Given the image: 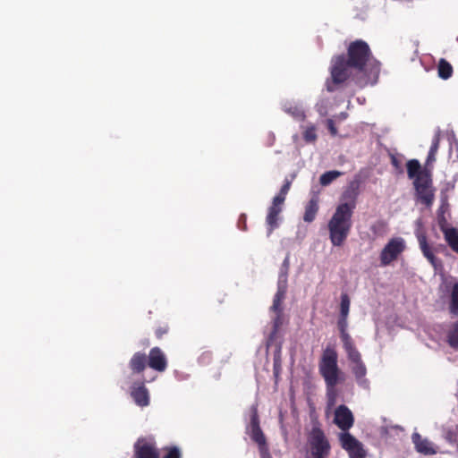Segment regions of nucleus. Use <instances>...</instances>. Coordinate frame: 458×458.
<instances>
[{"label":"nucleus","mask_w":458,"mask_h":458,"mask_svg":"<svg viewBox=\"0 0 458 458\" xmlns=\"http://www.w3.org/2000/svg\"><path fill=\"white\" fill-rule=\"evenodd\" d=\"M290 267L289 257L287 256L283 261L281 272L279 276H282V279L285 280V284H287V274Z\"/></svg>","instance_id":"2f4dec72"},{"label":"nucleus","mask_w":458,"mask_h":458,"mask_svg":"<svg viewBox=\"0 0 458 458\" xmlns=\"http://www.w3.org/2000/svg\"><path fill=\"white\" fill-rule=\"evenodd\" d=\"M453 66L445 59L441 58L437 64L438 76L443 80L449 79L453 74Z\"/></svg>","instance_id":"5701e85b"},{"label":"nucleus","mask_w":458,"mask_h":458,"mask_svg":"<svg viewBox=\"0 0 458 458\" xmlns=\"http://www.w3.org/2000/svg\"><path fill=\"white\" fill-rule=\"evenodd\" d=\"M334 423L344 432H347L353 426V414L346 405L342 404L335 409Z\"/></svg>","instance_id":"f8f14e48"},{"label":"nucleus","mask_w":458,"mask_h":458,"mask_svg":"<svg viewBox=\"0 0 458 458\" xmlns=\"http://www.w3.org/2000/svg\"><path fill=\"white\" fill-rule=\"evenodd\" d=\"M445 242L448 246L456 253H458V230L452 227L448 233H445Z\"/></svg>","instance_id":"a878e982"},{"label":"nucleus","mask_w":458,"mask_h":458,"mask_svg":"<svg viewBox=\"0 0 458 458\" xmlns=\"http://www.w3.org/2000/svg\"><path fill=\"white\" fill-rule=\"evenodd\" d=\"M417 199L427 208L433 205L435 199V190L432 187L430 174H421L413 182Z\"/></svg>","instance_id":"0eeeda50"},{"label":"nucleus","mask_w":458,"mask_h":458,"mask_svg":"<svg viewBox=\"0 0 458 458\" xmlns=\"http://www.w3.org/2000/svg\"><path fill=\"white\" fill-rule=\"evenodd\" d=\"M238 226L240 229L245 231L246 230V216L244 214H242L240 216L239 221H238Z\"/></svg>","instance_id":"58836bf2"},{"label":"nucleus","mask_w":458,"mask_h":458,"mask_svg":"<svg viewBox=\"0 0 458 458\" xmlns=\"http://www.w3.org/2000/svg\"><path fill=\"white\" fill-rule=\"evenodd\" d=\"M304 140L308 142H312L317 139L315 128H307L304 131Z\"/></svg>","instance_id":"473e14b6"},{"label":"nucleus","mask_w":458,"mask_h":458,"mask_svg":"<svg viewBox=\"0 0 458 458\" xmlns=\"http://www.w3.org/2000/svg\"><path fill=\"white\" fill-rule=\"evenodd\" d=\"M350 310V298L347 293L341 295L340 317H348Z\"/></svg>","instance_id":"c85d7f7f"},{"label":"nucleus","mask_w":458,"mask_h":458,"mask_svg":"<svg viewBox=\"0 0 458 458\" xmlns=\"http://www.w3.org/2000/svg\"><path fill=\"white\" fill-rule=\"evenodd\" d=\"M129 369L132 374H141L148 365L147 354L143 352H136L129 360Z\"/></svg>","instance_id":"f3484780"},{"label":"nucleus","mask_w":458,"mask_h":458,"mask_svg":"<svg viewBox=\"0 0 458 458\" xmlns=\"http://www.w3.org/2000/svg\"><path fill=\"white\" fill-rule=\"evenodd\" d=\"M447 343L452 348L458 349V320L453 324L447 334Z\"/></svg>","instance_id":"cd10ccee"},{"label":"nucleus","mask_w":458,"mask_h":458,"mask_svg":"<svg viewBox=\"0 0 458 458\" xmlns=\"http://www.w3.org/2000/svg\"><path fill=\"white\" fill-rule=\"evenodd\" d=\"M308 443L312 458H327L329 456L330 443L318 426L312 428L309 434Z\"/></svg>","instance_id":"39448f33"},{"label":"nucleus","mask_w":458,"mask_h":458,"mask_svg":"<svg viewBox=\"0 0 458 458\" xmlns=\"http://www.w3.org/2000/svg\"><path fill=\"white\" fill-rule=\"evenodd\" d=\"M327 127L328 131H330L332 136L337 135V129L335 125V122L332 119L327 120Z\"/></svg>","instance_id":"c9c22d12"},{"label":"nucleus","mask_w":458,"mask_h":458,"mask_svg":"<svg viewBox=\"0 0 458 458\" xmlns=\"http://www.w3.org/2000/svg\"><path fill=\"white\" fill-rule=\"evenodd\" d=\"M287 290V284H285V280L282 279V276H279L278 283H277V291L274 296L273 305L271 306V310L277 313V318L275 320V327H277L280 323V317L282 314V303L285 298Z\"/></svg>","instance_id":"2eb2a0df"},{"label":"nucleus","mask_w":458,"mask_h":458,"mask_svg":"<svg viewBox=\"0 0 458 458\" xmlns=\"http://www.w3.org/2000/svg\"><path fill=\"white\" fill-rule=\"evenodd\" d=\"M163 458H181V454L178 448L172 447Z\"/></svg>","instance_id":"e433bc0d"},{"label":"nucleus","mask_w":458,"mask_h":458,"mask_svg":"<svg viewBox=\"0 0 458 458\" xmlns=\"http://www.w3.org/2000/svg\"><path fill=\"white\" fill-rule=\"evenodd\" d=\"M449 311L452 315H458V283L453 285L450 294Z\"/></svg>","instance_id":"393cba45"},{"label":"nucleus","mask_w":458,"mask_h":458,"mask_svg":"<svg viewBox=\"0 0 458 458\" xmlns=\"http://www.w3.org/2000/svg\"><path fill=\"white\" fill-rule=\"evenodd\" d=\"M440 136L439 134H436L432 140V143L429 148L428 153L437 155L439 148Z\"/></svg>","instance_id":"72a5a7b5"},{"label":"nucleus","mask_w":458,"mask_h":458,"mask_svg":"<svg viewBox=\"0 0 458 458\" xmlns=\"http://www.w3.org/2000/svg\"><path fill=\"white\" fill-rule=\"evenodd\" d=\"M316 107L317 111L321 116H326L327 114V105L324 101H321L320 103L317 104Z\"/></svg>","instance_id":"f704fd0d"},{"label":"nucleus","mask_w":458,"mask_h":458,"mask_svg":"<svg viewBox=\"0 0 458 458\" xmlns=\"http://www.w3.org/2000/svg\"><path fill=\"white\" fill-rule=\"evenodd\" d=\"M318 198L313 196L305 207V212L303 215V220L307 223H311L315 220L317 213L318 211Z\"/></svg>","instance_id":"aec40b11"},{"label":"nucleus","mask_w":458,"mask_h":458,"mask_svg":"<svg viewBox=\"0 0 458 458\" xmlns=\"http://www.w3.org/2000/svg\"><path fill=\"white\" fill-rule=\"evenodd\" d=\"M372 55L368 43L362 39L351 42L345 55H336L331 59L330 78L326 81V89L328 92H335L352 79L355 83L363 88L368 81L359 78L358 74L365 72L368 62Z\"/></svg>","instance_id":"f257e3e1"},{"label":"nucleus","mask_w":458,"mask_h":458,"mask_svg":"<svg viewBox=\"0 0 458 458\" xmlns=\"http://www.w3.org/2000/svg\"><path fill=\"white\" fill-rule=\"evenodd\" d=\"M147 358L148 365L150 369L157 372H164L167 369V358L159 347L151 348Z\"/></svg>","instance_id":"ddd939ff"},{"label":"nucleus","mask_w":458,"mask_h":458,"mask_svg":"<svg viewBox=\"0 0 458 458\" xmlns=\"http://www.w3.org/2000/svg\"><path fill=\"white\" fill-rule=\"evenodd\" d=\"M370 231L376 237H383L388 231V224L384 220H377L370 226Z\"/></svg>","instance_id":"b1692460"},{"label":"nucleus","mask_w":458,"mask_h":458,"mask_svg":"<svg viewBox=\"0 0 458 458\" xmlns=\"http://www.w3.org/2000/svg\"><path fill=\"white\" fill-rule=\"evenodd\" d=\"M132 458H159V453L154 443L142 438L135 443Z\"/></svg>","instance_id":"4468645a"},{"label":"nucleus","mask_w":458,"mask_h":458,"mask_svg":"<svg viewBox=\"0 0 458 458\" xmlns=\"http://www.w3.org/2000/svg\"><path fill=\"white\" fill-rule=\"evenodd\" d=\"M295 178V174L292 175L291 179L285 178L284 184L282 185L280 191L277 195L273 198L272 204L268 208L266 222L267 225V236H269L273 231L278 227L279 215L282 212V206L284 203L286 195L288 194L292 182Z\"/></svg>","instance_id":"20e7f679"},{"label":"nucleus","mask_w":458,"mask_h":458,"mask_svg":"<svg viewBox=\"0 0 458 458\" xmlns=\"http://www.w3.org/2000/svg\"><path fill=\"white\" fill-rule=\"evenodd\" d=\"M391 164L394 166L395 172L397 174H403V167L402 160L399 159L395 155H390Z\"/></svg>","instance_id":"7c9ffc66"},{"label":"nucleus","mask_w":458,"mask_h":458,"mask_svg":"<svg viewBox=\"0 0 458 458\" xmlns=\"http://www.w3.org/2000/svg\"><path fill=\"white\" fill-rule=\"evenodd\" d=\"M411 438L417 452L426 455L437 453L431 446L430 442L428 439L422 438L419 433H413Z\"/></svg>","instance_id":"a211bd4d"},{"label":"nucleus","mask_w":458,"mask_h":458,"mask_svg":"<svg viewBox=\"0 0 458 458\" xmlns=\"http://www.w3.org/2000/svg\"><path fill=\"white\" fill-rule=\"evenodd\" d=\"M405 249V241L402 237L390 239L379 254L380 265L382 267L389 266L398 259Z\"/></svg>","instance_id":"6e6552de"},{"label":"nucleus","mask_w":458,"mask_h":458,"mask_svg":"<svg viewBox=\"0 0 458 458\" xmlns=\"http://www.w3.org/2000/svg\"><path fill=\"white\" fill-rule=\"evenodd\" d=\"M448 204L443 203L437 210V224L445 237V233H448L452 227H448L447 218L445 217V212L447 211Z\"/></svg>","instance_id":"4be33fe9"},{"label":"nucleus","mask_w":458,"mask_h":458,"mask_svg":"<svg viewBox=\"0 0 458 458\" xmlns=\"http://www.w3.org/2000/svg\"><path fill=\"white\" fill-rule=\"evenodd\" d=\"M131 396L134 403L140 407H146L149 404V393L143 381L134 382L131 387Z\"/></svg>","instance_id":"dca6fc26"},{"label":"nucleus","mask_w":458,"mask_h":458,"mask_svg":"<svg viewBox=\"0 0 458 458\" xmlns=\"http://www.w3.org/2000/svg\"><path fill=\"white\" fill-rule=\"evenodd\" d=\"M344 173L336 170L327 171L320 175L319 183L322 186H327L338 177L343 175Z\"/></svg>","instance_id":"bb28decb"},{"label":"nucleus","mask_w":458,"mask_h":458,"mask_svg":"<svg viewBox=\"0 0 458 458\" xmlns=\"http://www.w3.org/2000/svg\"><path fill=\"white\" fill-rule=\"evenodd\" d=\"M436 156L437 155H435V154H430V153L428 154L426 163H425L426 169L428 167H432L433 164L436 161Z\"/></svg>","instance_id":"4c0bfd02"},{"label":"nucleus","mask_w":458,"mask_h":458,"mask_svg":"<svg viewBox=\"0 0 458 458\" xmlns=\"http://www.w3.org/2000/svg\"><path fill=\"white\" fill-rule=\"evenodd\" d=\"M347 326V317H339V319L337 321V327L340 331L341 339L344 350L355 345L351 335L346 331Z\"/></svg>","instance_id":"6ab92c4d"},{"label":"nucleus","mask_w":458,"mask_h":458,"mask_svg":"<svg viewBox=\"0 0 458 458\" xmlns=\"http://www.w3.org/2000/svg\"><path fill=\"white\" fill-rule=\"evenodd\" d=\"M407 174L410 179H416L421 174H430L427 169H421L420 164L417 159H411L407 162Z\"/></svg>","instance_id":"412c9836"},{"label":"nucleus","mask_w":458,"mask_h":458,"mask_svg":"<svg viewBox=\"0 0 458 458\" xmlns=\"http://www.w3.org/2000/svg\"><path fill=\"white\" fill-rule=\"evenodd\" d=\"M338 355L335 349L327 347L324 350L318 363V371L325 380L326 394L328 406L336 403V386L344 380L343 373L338 367Z\"/></svg>","instance_id":"7ed1b4c3"},{"label":"nucleus","mask_w":458,"mask_h":458,"mask_svg":"<svg viewBox=\"0 0 458 458\" xmlns=\"http://www.w3.org/2000/svg\"><path fill=\"white\" fill-rule=\"evenodd\" d=\"M416 237L423 256L436 271L442 270L443 262L440 259L436 257L435 253L446 250V247L444 244H438L437 246L430 245L428 242L426 233L423 230H418L416 232Z\"/></svg>","instance_id":"423d86ee"},{"label":"nucleus","mask_w":458,"mask_h":458,"mask_svg":"<svg viewBox=\"0 0 458 458\" xmlns=\"http://www.w3.org/2000/svg\"><path fill=\"white\" fill-rule=\"evenodd\" d=\"M169 331V326L166 323H161L155 329V335L158 340H161L165 335H168Z\"/></svg>","instance_id":"c756f323"},{"label":"nucleus","mask_w":458,"mask_h":458,"mask_svg":"<svg viewBox=\"0 0 458 458\" xmlns=\"http://www.w3.org/2000/svg\"><path fill=\"white\" fill-rule=\"evenodd\" d=\"M358 195L359 183L352 182L348 189L343 194V199H350L352 201L338 205L328 222L327 228L329 231V238L334 246H342L350 233L352 216L356 206Z\"/></svg>","instance_id":"f03ea898"},{"label":"nucleus","mask_w":458,"mask_h":458,"mask_svg":"<svg viewBox=\"0 0 458 458\" xmlns=\"http://www.w3.org/2000/svg\"><path fill=\"white\" fill-rule=\"evenodd\" d=\"M339 441L343 449H344L350 458H365L366 451L361 442L355 438L349 432L339 434Z\"/></svg>","instance_id":"9d476101"},{"label":"nucleus","mask_w":458,"mask_h":458,"mask_svg":"<svg viewBox=\"0 0 458 458\" xmlns=\"http://www.w3.org/2000/svg\"><path fill=\"white\" fill-rule=\"evenodd\" d=\"M250 437L259 445L262 458H271L267 448L266 437L259 426V418L257 408H252L250 416Z\"/></svg>","instance_id":"1a4fd4ad"},{"label":"nucleus","mask_w":458,"mask_h":458,"mask_svg":"<svg viewBox=\"0 0 458 458\" xmlns=\"http://www.w3.org/2000/svg\"><path fill=\"white\" fill-rule=\"evenodd\" d=\"M347 357L352 362V371L360 385L367 383L365 376L367 374V369L363 361L361 360V355L356 349L355 345L345 349Z\"/></svg>","instance_id":"9b49d317"},{"label":"nucleus","mask_w":458,"mask_h":458,"mask_svg":"<svg viewBox=\"0 0 458 458\" xmlns=\"http://www.w3.org/2000/svg\"><path fill=\"white\" fill-rule=\"evenodd\" d=\"M346 114H342V117L345 118Z\"/></svg>","instance_id":"ea45409f"}]
</instances>
